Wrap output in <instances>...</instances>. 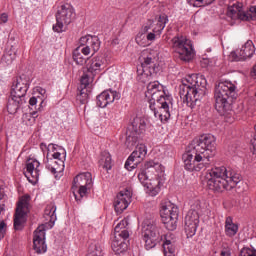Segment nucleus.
I'll use <instances>...</instances> for the list:
<instances>
[{"label":"nucleus","instance_id":"obj_32","mask_svg":"<svg viewBox=\"0 0 256 256\" xmlns=\"http://www.w3.org/2000/svg\"><path fill=\"white\" fill-rule=\"evenodd\" d=\"M239 51L245 60L253 57L255 53V45H253V41L248 40Z\"/></svg>","mask_w":256,"mask_h":256},{"label":"nucleus","instance_id":"obj_4","mask_svg":"<svg viewBox=\"0 0 256 256\" xmlns=\"http://www.w3.org/2000/svg\"><path fill=\"white\" fill-rule=\"evenodd\" d=\"M140 65L137 67V79L140 83H148L156 73H159L157 63V52L154 50H143L139 57Z\"/></svg>","mask_w":256,"mask_h":256},{"label":"nucleus","instance_id":"obj_1","mask_svg":"<svg viewBox=\"0 0 256 256\" xmlns=\"http://www.w3.org/2000/svg\"><path fill=\"white\" fill-rule=\"evenodd\" d=\"M206 94L207 80L197 74L185 77L179 87L180 98L191 109H194Z\"/></svg>","mask_w":256,"mask_h":256},{"label":"nucleus","instance_id":"obj_49","mask_svg":"<svg viewBox=\"0 0 256 256\" xmlns=\"http://www.w3.org/2000/svg\"><path fill=\"white\" fill-rule=\"evenodd\" d=\"M5 199H7V195H5V190L3 188H0V214L1 211H3Z\"/></svg>","mask_w":256,"mask_h":256},{"label":"nucleus","instance_id":"obj_34","mask_svg":"<svg viewBox=\"0 0 256 256\" xmlns=\"http://www.w3.org/2000/svg\"><path fill=\"white\" fill-rule=\"evenodd\" d=\"M168 21H169V18L167 17L166 14L160 15L156 26L153 28V33H157L158 35H161V31L165 29V25H167Z\"/></svg>","mask_w":256,"mask_h":256},{"label":"nucleus","instance_id":"obj_3","mask_svg":"<svg viewBox=\"0 0 256 256\" xmlns=\"http://www.w3.org/2000/svg\"><path fill=\"white\" fill-rule=\"evenodd\" d=\"M215 109L220 115L231 111L233 99H237V86L231 81L219 82L214 90Z\"/></svg>","mask_w":256,"mask_h":256},{"label":"nucleus","instance_id":"obj_27","mask_svg":"<svg viewBox=\"0 0 256 256\" xmlns=\"http://www.w3.org/2000/svg\"><path fill=\"white\" fill-rule=\"evenodd\" d=\"M80 45L88 47L92 50V55H95V53H97L101 47V41H99V37L97 36L88 35L80 38Z\"/></svg>","mask_w":256,"mask_h":256},{"label":"nucleus","instance_id":"obj_63","mask_svg":"<svg viewBox=\"0 0 256 256\" xmlns=\"http://www.w3.org/2000/svg\"><path fill=\"white\" fill-rule=\"evenodd\" d=\"M40 93H41V95H45V93H46L45 89H41Z\"/></svg>","mask_w":256,"mask_h":256},{"label":"nucleus","instance_id":"obj_29","mask_svg":"<svg viewBox=\"0 0 256 256\" xmlns=\"http://www.w3.org/2000/svg\"><path fill=\"white\" fill-rule=\"evenodd\" d=\"M224 227L226 237H235L239 232V225L233 223V218L231 216L226 217Z\"/></svg>","mask_w":256,"mask_h":256},{"label":"nucleus","instance_id":"obj_55","mask_svg":"<svg viewBox=\"0 0 256 256\" xmlns=\"http://www.w3.org/2000/svg\"><path fill=\"white\" fill-rule=\"evenodd\" d=\"M209 59L207 58H203L201 61H200V65L203 69H207V67H209Z\"/></svg>","mask_w":256,"mask_h":256},{"label":"nucleus","instance_id":"obj_58","mask_svg":"<svg viewBox=\"0 0 256 256\" xmlns=\"http://www.w3.org/2000/svg\"><path fill=\"white\" fill-rule=\"evenodd\" d=\"M155 33H156V32H150V33H148V34L146 35V39H147L148 41H155Z\"/></svg>","mask_w":256,"mask_h":256},{"label":"nucleus","instance_id":"obj_57","mask_svg":"<svg viewBox=\"0 0 256 256\" xmlns=\"http://www.w3.org/2000/svg\"><path fill=\"white\" fill-rule=\"evenodd\" d=\"M7 232V224L5 221L0 222V233H6Z\"/></svg>","mask_w":256,"mask_h":256},{"label":"nucleus","instance_id":"obj_12","mask_svg":"<svg viewBox=\"0 0 256 256\" xmlns=\"http://www.w3.org/2000/svg\"><path fill=\"white\" fill-rule=\"evenodd\" d=\"M157 167H161V164H159V162L150 160L145 163L144 169L138 173V179L140 183L143 184L144 187H146L147 193H149L151 197L159 195V192L161 191V187H159V182H150L149 176L147 175L149 173V169L155 171Z\"/></svg>","mask_w":256,"mask_h":256},{"label":"nucleus","instance_id":"obj_54","mask_svg":"<svg viewBox=\"0 0 256 256\" xmlns=\"http://www.w3.org/2000/svg\"><path fill=\"white\" fill-rule=\"evenodd\" d=\"M7 21H9V15H7V13H2L0 15V25H5Z\"/></svg>","mask_w":256,"mask_h":256},{"label":"nucleus","instance_id":"obj_15","mask_svg":"<svg viewBox=\"0 0 256 256\" xmlns=\"http://www.w3.org/2000/svg\"><path fill=\"white\" fill-rule=\"evenodd\" d=\"M147 129V123L145 119L136 117L134 118L131 126L126 132V145L130 149L135 147L136 143L139 141V136L143 135Z\"/></svg>","mask_w":256,"mask_h":256},{"label":"nucleus","instance_id":"obj_26","mask_svg":"<svg viewBox=\"0 0 256 256\" xmlns=\"http://www.w3.org/2000/svg\"><path fill=\"white\" fill-rule=\"evenodd\" d=\"M105 69V59L103 56H97L90 60L88 63V73L95 77V75H99L101 71Z\"/></svg>","mask_w":256,"mask_h":256},{"label":"nucleus","instance_id":"obj_47","mask_svg":"<svg viewBox=\"0 0 256 256\" xmlns=\"http://www.w3.org/2000/svg\"><path fill=\"white\" fill-rule=\"evenodd\" d=\"M239 256H256V250L251 248H243Z\"/></svg>","mask_w":256,"mask_h":256},{"label":"nucleus","instance_id":"obj_16","mask_svg":"<svg viewBox=\"0 0 256 256\" xmlns=\"http://www.w3.org/2000/svg\"><path fill=\"white\" fill-rule=\"evenodd\" d=\"M145 95L148 99L149 105H154L155 103H160L161 101L171 99V96L167 94L165 87H163L159 81L150 82L147 85V91Z\"/></svg>","mask_w":256,"mask_h":256},{"label":"nucleus","instance_id":"obj_28","mask_svg":"<svg viewBox=\"0 0 256 256\" xmlns=\"http://www.w3.org/2000/svg\"><path fill=\"white\" fill-rule=\"evenodd\" d=\"M25 98H19L17 96H13L10 94V97L8 98L7 102V111L10 113V115H15L19 109H21V106L24 105Z\"/></svg>","mask_w":256,"mask_h":256},{"label":"nucleus","instance_id":"obj_11","mask_svg":"<svg viewBox=\"0 0 256 256\" xmlns=\"http://www.w3.org/2000/svg\"><path fill=\"white\" fill-rule=\"evenodd\" d=\"M160 216L162 223L165 224L168 231L177 229V221L179 220V207L170 201L162 202L160 207Z\"/></svg>","mask_w":256,"mask_h":256},{"label":"nucleus","instance_id":"obj_8","mask_svg":"<svg viewBox=\"0 0 256 256\" xmlns=\"http://www.w3.org/2000/svg\"><path fill=\"white\" fill-rule=\"evenodd\" d=\"M127 225H129V220L123 219L114 228L115 236L111 247L116 255H121V253L127 251L128 245L125 243L129 239V231L126 229Z\"/></svg>","mask_w":256,"mask_h":256},{"label":"nucleus","instance_id":"obj_25","mask_svg":"<svg viewBox=\"0 0 256 256\" xmlns=\"http://www.w3.org/2000/svg\"><path fill=\"white\" fill-rule=\"evenodd\" d=\"M39 165H41V163L37 160H32L26 164V172L24 175L27 177L29 183H32L33 185L39 181Z\"/></svg>","mask_w":256,"mask_h":256},{"label":"nucleus","instance_id":"obj_33","mask_svg":"<svg viewBox=\"0 0 256 256\" xmlns=\"http://www.w3.org/2000/svg\"><path fill=\"white\" fill-rule=\"evenodd\" d=\"M88 256H103V248L101 243L97 240H93L88 247Z\"/></svg>","mask_w":256,"mask_h":256},{"label":"nucleus","instance_id":"obj_50","mask_svg":"<svg viewBox=\"0 0 256 256\" xmlns=\"http://www.w3.org/2000/svg\"><path fill=\"white\" fill-rule=\"evenodd\" d=\"M77 49H80L82 55H89L90 53H93V50H91L89 46H85L83 44H80V46H78Z\"/></svg>","mask_w":256,"mask_h":256},{"label":"nucleus","instance_id":"obj_30","mask_svg":"<svg viewBox=\"0 0 256 256\" xmlns=\"http://www.w3.org/2000/svg\"><path fill=\"white\" fill-rule=\"evenodd\" d=\"M163 251L164 255H175V240L171 238V234L164 236Z\"/></svg>","mask_w":256,"mask_h":256},{"label":"nucleus","instance_id":"obj_48","mask_svg":"<svg viewBox=\"0 0 256 256\" xmlns=\"http://www.w3.org/2000/svg\"><path fill=\"white\" fill-rule=\"evenodd\" d=\"M87 99H89V94H87V92H85V89H82L80 91V95L78 96V101H80V103H82V105H85V103L87 102Z\"/></svg>","mask_w":256,"mask_h":256},{"label":"nucleus","instance_id":"obj_19","mask_svg":"<svg viewBox=\"0 0 256 256\" xmlns=\"http://www.w3.org/2000/svg\"><path fill=\"white\" fill-rule=\"evenodd\" d=\"M133 197V191L131 188H126L125 190L120 191L115 200H114V209L116 213H122L129 207L131 199Z\"/></svg>","mask_w":256,"mask_h":256},{"label":"nucleus","instance_id":"obj_2","mask_svg":"<svg viewBox=\"0 0 256 256\" xmlns=\"http://www.w3.org/2000/svg\"><path fill=\"white\" fill-rule=\"evenodd\" d=\"M207 187L210 191H231L237 187L241 181V175L228 171L225 166L214 167L206 174Z\"/></svg>","mask_w":256,"mask_h":256},{"label":"nucleus","instance_id":"obj_9","mask_svg":"<svg viewBox=\"0 0 256 256\" xmlns=\"http://www.w3.org/2000/svg\"><path fill=\"white\" fill-rule=\"evenodd\" d=\"M173 51L178 55L180 61L189 63L193 59V43L183 35H177L171 39Z\"/></svg>","mask_w":256,"mask_h":256},{"label":"nucleus","instance_id":"obj_10","mask_svg":"<svg viewBox=\"0 0 256 256\" xmlns=\"http://www.w3.org/2000/svg\"><path fill=\"white\" fill-rule=\"evenodd\" d=\"M75 19V10L69 4H64L58 7L56 12V24L53 25L52 29L55 33H63L67 31V26L71 25Z\"/></svg>","mask_w":256,"mask_h":256},{"label":"nucleus","instance_id":"obj_7","mask_svg":"<svg viewBox=\"0 0 256 256\" xmlns=\"http://www.w3.org/2000/svg\"><path fill=\"white\" fill-rule=\"evenodd\" d=\"M182 159L184 161V169L190 172L203 171V169H207V167L211 165V161H208V159L198 154L190 145H188L186 153L183 154Z\"/></svg>","mask_w":256,"mask_h":256},{"label":"nucleus","instance_id":"obj_60","mask_svg":"<svg viewBox=\"0 0 256 256\" xmlns=\"http://www.w3.org/2000/svg\"><path fill=\"white\" fill-rule=\"evenodd\" d=\"M149 29H151L150 26H144V27L142 28L141 33H144V35H145V33H147V31H149Z\"/></svg>","mask_w":256,"mask_h":256},{"label":"nucleus","instance_id":"obj_64","mask_svg":"<svg viewBox=\"0 0 256 256\" xmlns=\"http://www.w3.org/2000/svg\"><path fill=\"white\" fill-rule=\"evenodd\" d=\"M164 256H175V254H164Z\"/></svg>","mask_w":256,"mask_h":256},{"label":"nucleus","instance_id":"obj_62","mask_svg":"<svg viewBox=\"0 0 256 256\" xmlns=\"http://www.w3.org/2000/svg\"><path fill=\"white\" fill-rule=\"evenodd\" d=\"M5 237V232H0V241Z\"/></svg>","mask_w":256,"mask_h":256},{"label":"nucleus","instance_id":"obj_37","mask_svg":"<svg viewBox=\"0 0 256 256\" xmlns=\"http://www.w3.org/2000/svg\"><path fill=\"white\" fill-rule=\"evenodd\" d=\"M10 95H12V97L25 99V95H27V91L23 87L18 86L17 84H15V82H13Z\"/></svg>","mask_w":256,"mask_h":256},{"label":"nucleus","instance_id":"obj_22","mask_svg":"<svg viewBox=\"0 0 256 256\" xmlns=\"http://www.w3.org/2000/svg\"><path fill=\"white\" fill-rule=\"evenodd\" d=\"M121 96L119 92L113 90H105L100 95L97 96V106L105 109L107 105L113 103L116 100H119Z\"/></svg>","mask_w":256,"mask_h":256},{"label":"nucleus","instance_id":"obj_17","mask_svg":"<svg viewBox=\"0 0 256 256\" xmlns=\"http://www.w3.org/2000/svg\"><path fill=\"white\" fill-rule=\"evenodd\" d=\"M145 157H147V146L145 144H138L126 160L124 165L125 169H127V171L137 169V166L145 159Z\"/></svg>","mask_w":256,"mask_h":256},{"label":"nucleus","instance_id":"obj_43","mask_svg":"<svg viewBox=\"0 0 256 256\" xmlns=\"http://www.w3.org/2000/svg\"><path fill=\"white\" fill-rule=\"evenodd\" d=\"M38 115H37V112H32V113H29V114H24L23 115V121L24 123H26V125H35V121L37 119Z\"/></svg>","mask_w":256,"mask_h":256},{"label":"nucleus","instance_id":"obj_52","mask_svg":"<svg viewBox=\"0 0 256 256\" xmlns=\"http://www.w3.org/2000/svg\"><path fill=\"white\" fill-rule=\"evenodd\" d=\"M246 13H249L250 15V17L246 21H253L256 15V6H251L250 9L246 11Z\"/></svg>","mask_w":256,"mask_h":256},{"label":"nucleus","instance_id":"obj_31","mask_svg":"<svg viewBox=\"0 0 256 256\" xmlns=\"http://www.w3.org/2000/svg\"><path fill=\"white\" fill-rule=\"evenodd\" d=\"M56 211L57 206L53 203L48 204L44 210V217L46 221L51 223V225H55V221H57V214H55Z\"/></svg>","mask_w":256,"mask_h":256},{"label":"nucleus","instance_id":"obj_46","mask_svg":"<svg viewBox=\"0 0 256 256\" xmlns=\"http://www.w3.org/2000/svg\"><path fill=\"white\" fill-rule=\"evenodd\" d=\"M4 54L12 57L13 59H17V46H10L6 49V52Z\"/></svg>","mask_w":256,"mask_h":256},{"label":"nucleus","instance_id":"obj_42","mask_svg":"<svg viewBox=\"0 0 256 256\" xmlns=\"http://www.w3.org/2000/svg\"><path fill=\"white\" fill-rule=\"evenodd\" d=\"M215 0H187V3L192 7H206V5H211Z\"/></svg>","mask_w":256,"mask_h":256},{"label":"nucleus","instance_id":"obj_23","mask_svg":"<svg viewBox=\"0 0 256 256\" xmlns=\"http://www.w3.org/2000/svg\"><path fill=\"white\" fill-rule=\"evenodd\" d=\"M197 227H199V216L195 214H187L184 220V231L188 238L195 237L197 233Z\"/></svg>","mask_w":256,"mask_h":256},{"label":"nucleus","instance_id":"obj_39","mask_svg":"<svg viewBox=\"0 0 256 256\" xmlns=\"http://www.w3.org/2000/svg\"><path fill=\"white\" fill-rule=\"evenodd\" d=\"M201 209V200H194L191 203L190 210L188 211L187 214L192 216L196 215L197 217H199V215H201Z\"/></svg>","mask_w":256,"mask_h":256},{"label":"nucleus","instance_id":"obj_51","mask_svg":"<svg viewBox=\"0 0 256 256\" xmlns=\"http://www.w3.org/2000/svg\"><path fill=\"white\" fill-rule=\"evenodd\" d=\"M13 61H15V58H12L8 54H4L2 57V63H6V65H12Z\"/></svg>","mask_w":256,"mask_h":256},{"label":"nucleus","instance_id":"obj_35","mask_svg":"<svg viewBox=\"0 0 256 256\" xmlns=\"http://www.w3.org/2000/svg\"><path fill=\"white\" fill-rule=\"evenodd\" d=\"M168 21H169V18L167 17L166 14L160 15L156 26L153 28V33H157L158 35H161V31L165 29V25H167Z\"/></svg>","mask_w":256,"mask_h":256},{"label":"nucleus","instance_id":"obj_45","mask_svg":"<svg viewBox=\"0 0 256 256\" xmlns=\"http://www.w3.org/2000/svg\"><path fill=\"white\" fill-rule=\"evenodd\" d=\"M93 81V76L89 75V73H84L81 77V85H84V88L89 85Z\"/></svg>","mask_w":256,"mask_h":256},{"label":"nucleus","instance_id":"obj_14","mask_svg":"<svg viewBox=\"0 0 256 256\" xmlns=\"http://www.w3.org/2000/svg\"><path fill=\"white\" fill-rule=\"evenodd\" d=\"M72 189L73 191L78 189L77 193L79 196L74 193V197L76 201H81V198L85 197L93 189V175L90 172L78 174L73 180Z\"/></svg>","mask_w":256,"mask_h":256},{"label":"nucleus","instance_id":"obj_24","mask_svg":"<svg viewBox=\"0 0 256 256\" xmlns=\"http://www.w3.org/2000/svg\"><path fill=\"white\" fill-rule=\"evenodd\" d=\"M46 169L52 173L56 178L61 176L63 171H65V161L63 159H49V155L46 157Z\"/></svg>","mask_w":256,"mask_h":256},{"label":"nucleus","instance_id":"obj_36","mask_svg":"<svg viewBox=\"0 0 256 256\" xmlns=\"http://www.w3.org/2000/svg\"><path fill=\"white\" fill-rule=\"evenodd\" d=\"M100 167L104 168L105 171H110L111 165V154L109 152L104 151L101 155V159L99 161Z\"/></svg>","mask_w":256,"mask_h":256},{"label":"nucleus","instance_id":"obj_18","mask_svg":"<svg viewBox=\"0 0 256 256\" xmlns=\"http://www.w3.org/2000/svg\"><path fill=\"white\" fill-rule=\"evenodd\" d=\"M171 103V98L168 100H163L161 102H156L155 104H150L149 107L153 111L156 119H159L161 123L169 121L171 119V111L169 110V104Z\"/></svg>","mask_w":256,"mask_h":256},{"label":"nucleus","instance_id":"obj_38","mask_svg":"<svg viewBox=\"0 0 256 256\" xmlns=\"http://www.w3.org/2000/svg\"><path fill=\"white\" fill-rule=\"evenodd\" d=\"M48 151H52V157L53 158H49V159H55V161H59V159L61 158V155H64L63 158H65V149L59 147V152L57 151V146L55 144H49L47 147Z\"/></svg>","mask_w":256,"mask_h":256},{"label":"nucleus","instance_id":"obj_6","mask_svg":"<svg viewBox=\"0 0 256 256\" xmlns=\"http://www.w3.org/2000/svg\"><path fill=\"white\" fill-rule=\"evenodd\" d=\"M162 231L161 226L153 219H145L142 222V237L147 251L156 247L159 240L163 241Z\"/></svg>","mask_w":256,"mask_h":256},{"label":"nucleus","instance_id":"obj_40","mask_svg":"<svg viewBox=\"0 0 256 256\" xmlns=\"http://www.w3.org/2000/svg\"><path fill=\"white\" fill-rule=\"evenodd\" d=\"M14 84L18 85L19 87H23L24 91H28L29 89V78L25 75H21L17 77L14 81Z\"/></svg>","mask_w":256,"mask_h":256},{"label":"nucleus","instance_id":"obj_13","mask_svg":"<svg viewBox=\"0 0 256 256\" xmlns=\"http://www.w3.org/2000/svg\"><path fill=\"white\" fill-rule=\"evenodd\" d=\"M31 209V196L29 194L23 195L19 198L14 214V229L15 231H22L27 221V214Z\"/></svg>","mask_w":256,"mask_h":256},{"label":"nucleus","instance_id":"obj_59","mask_svg":"<svg viewBox=\"0 0 256 256\" xmlns=\"http://www.w3.org/2000/svg\"><path fill=\"white\" fill-rule=\"evenodd\" d=\"M29 105H31V107L37 105V98L35 96L30 98Z\"/></svg>","mask_w":256,"mask_h":256},{"label":"nucleus","instance_id":"obj_44","mask_svg":"<svg viewBox=\"0 0 256 256\" xmlns=\"http://www.w3.org/2000/svg\"><path fill=\"white\" fill-rule=\"evenodd\" d=\"M229 57L231 61H246L245 58H243L241 55L240 50L231 52Z\"/></svg>","mask_w":256,"mask_h":256},{"label":"nucleus","instance_id":"obj_5","mask_svg":"<svg viewBox=\"0 0 256 256\" xmlns=\"http://www.w3.org/2000/svg\"><path fill=\"white\" fill-rule=\"evenodd\" d=\"M189 146L190 149H195L198 154L208 159L211 163L215 153H217V138L212 134H204L192 140Z\"/></svg>","mask_w":256,"mask_h":256},{"label":"nucleus","instance_id":"obj_21","mask_svg":"<svg viewBox=\"0 0 256 256\" xmlns=\"http://www.w3.org/2000/svg\"><path fill=\"white\" fill-rule=\"evenodd\" d=\"M226 15L230 19H240V21H249V17H251L247 11L243 10V3L240 2H235L228 6Z\"/></svg>","mask_w":256,"mask_h":256},{"label":"nucleus","instance_id":"obj_41","mask_svg":"<svg viewBox=\"0 0 256 256\" xmlns=\"http://www.w3.org/2000/svg\"><path fill=\"white\" fill-rule=\"evenodd\" d=\"M81 53V48H76L73 52V59L77 65H83L86 63V59Z\"/></svg>","mask_w":256,"mask_h":256},{"label":"nucleus","instance_id":"obj_56","mask_svg":"<svg viewBox=\"0 0 256 256\" xmlns=\"http://www.w3.org/2000/svg\"><path fill=\"white\" fill-rule=\"evenodd\" d=\"M220 256H231V250L229 248H223L220 252Z\"/></svg>","mask_w":256,"mask_h":256},{"label":"nucleus","instance_id":"obj_53","mask_svg":"<svg viewBox=\"0 0 256 256\" xmlns=\"http://www.w3.org/2000/svg\"><path fill=\"white\" fill-rule=\"evenodd\" d=\"M146 35L143 32H140L137 34L136 36V43H138V45H143V43H141L143 41V39H145Z\"/></svg>","mask_w":256,"mask_h":256},{"label":"nucleus","instance_id":"obj_61","mask_svg":"<svg viewBox=\"0 0 256 256\" xmlns=\"http://www.w3.org/2000/svg\"><path fill=\"white\" fill-rule=\"evenodd\" d=\"M252 77H255L256 79V64L253 66Z\"/></svg>","mask_w":256,"mask_h":256},{"label":"nucleus","instance_id":"obj_20","mask_svg":"<svg viewBox=\"0 0 256 256\" xmlns=\"http://www.w3.org/2000/svg\"><path fill=\"white\" fill-rule=\"evenodd\" d=\"M33 249L38 255L47 253V244H45V226L41 225L34 231Z\"/></svg>","mask_w":256,"mask_h":256}]
</instances>
